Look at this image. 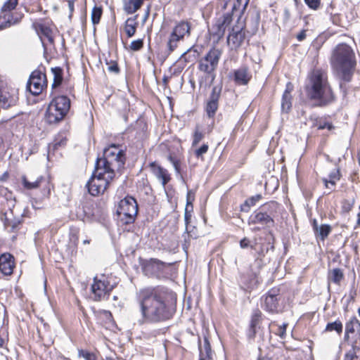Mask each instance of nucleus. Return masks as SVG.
I'll return each instance as SVG.
<instances>
[{
  "instance_id": "obj_39",
  "label": "nucleus",
  "mask_w": 360,
  "mask_h": 360,
  "mask_svg": "<svg viewBox=\"0 0 360 360\" xmlns=\"http://www.w3.org/2000/svg\"><path fill=\"white\" fill-rule=\"evenodd\" d=\"M351 349L344 355L343 360H357V353L360 352V338H356L351 342Z\"/></svg>"
},
{
  "instance_id": "obj_54",
  "label": "nucleus",
  "mask_w": 360,
  "mask_h": 360,
  "mask_svg": "<svg viewBox=\"0 0 360 360\" xmlns=\"http://www.w3.org/2000/svg\"><path fill=\"white\" fill-rule=\"evenodd\" d=\"M105 64L108 66V70L110 72L114 74H119L120 72V68L118 65V63L115 60H105Z\"/></svg>"
},
{
  "instance_id": "obj_30",
  "label": "nucleus",
  "mask_w": 360,
  "mask_h": 360,
  "mask_svg": "<svg viewBox=\"0 0 360 360\" xmlns=\"http://www.w3.org/2000/svg\"><path fill=\"white\" fill-rule=\"evenodd\" d=\"M245 39V26L234 25L228 36L227 41L231 43L235 49L239 48Z\"/></svg>"
},
{
  "instance_id": "obj_25",
  "label": "nucleus",
  "mask_w": 360,
  "mask_h": 360,
  "mask_svg": "<svg viewBox=\"0 0 360 360\" xmlns=\"http://www.w3.org/2000/svg\"><path fill=\"white\" fill-rule=\"evenodd\" d=\"M131 133L134 136L136 143L142 144L149 136L147 122L143 119L138 120L133 129H131Z\"/></svg>"
},
{
  "instance_id": "obj_22",
  "label": "nucleus",
  "mask_w": 360,
  "mask_h": 360,
  "mask_svg": "<svg viewBox=\"0 0 360 360\" xmlns=\"http://www.w3.org/2000/svg\"><path fill=\"white\" fill-rule=\"evenodd\" d=\"M18 90L11 86L0 87V108L8 109L17 104L18 101Z\"/></svg>"
},
{
  "instance_id": "obj_55",
  "label": "nucleus",
  "mask_w": 360,
  "mask_h": 360,
  "mask_svg": "<svg viewBox=\"0 0 360 360\" xmlns=\"http://www.w3.org/2000/svg\"><path fill=\"white\" fill-rule=\"evenodd\" d=\"M143 39H138L131 42L129 49L131 51H139L143 48Z\"/></svg>"
},
{
  "instance_id": "obj_42",
  "label": "nucleus",
  "mask_w": 360,
  "mask_h": 360,
  "mask_svg": "<svg viewBox=\"0 0 360 360\" xmlns=\"http://www.w3.org/2000/svg\"><path fill=\"white\" fill-rule=\"evenodd\" d=\"M206 133L202 127L197 124L191 134V147H197L199 143L205 139Z\"/></svg>"
},
{
  "instance_id": "obj_59",
  "label": "nucleus",
  "mask_w": 360,
  "mask_h": 360,
  "mask_svg": "<svg viewBox=\"0 0 360 360\" xmlns=\"http://www.w3.org/2000/svg\"><path fill=\"white\" fill-rule=\"evenodd\" d=\"M12 192L6 187L0 186V197H4L6 200H9L12 198Z\"/></svg>"
},
{
  "instance_id": "obj_63",
  "label": "nucleus",
  "mask_w": 360,
  "mask_h": 360,
  "mask_svg": "<svg viewBox=\"0 0 360 360\" xmlns=\"http://www.w3.org/2000/svg\"><path fill=\"white\" fill-rule=\"evenodd\" d=\"M354 229L360 228V205L358 207L357 212L356 214V221L354 226Z\"/></svg>"
},
{
  "instance_id": "obj_41",
  "label": "nucleus",
  "mask_w": 360,
  "mask_h": 360,
  "mask_svg": "<svg viewBox=\"0 0 360 360\" xmlns=\"http://www.w3.org/2000/svg\"><path fill=\"white\" fill-rule=\"evenodd\" d=\"M345 279L344 271L340 268H334L328 271V281L340 285L341 282Z\"/></svg>"
},
{
  "instance_id": "obj_14",
  "label": "nucleus",
  "mask_w": 360,
  "mask_h": 360,
  "mask_svg": "<svg viewBox=\"0 0 360 360\" xmlns=\"http://www.w3.org/2000/svg\"><path fill=\"white\" fill-rule=\"evenodd\" d=\"M27 89L33 96H39L47 89L46 69L42 64L32 71L27 83Z\"/></svg>"
},
{
  "instance_id": "obj_12",
  "label": "nucleus",
  "mask_w": 360,
  "mask_h": 360,
  "mask_svg": "<svg viewBox=\"0 0 360 360\" xmlns=\"http://www.w3.org/2000/svg\"><path fill=\"white\" fill-rule=\"evenodd\" d=\"M18 0H5L0 10V30L10 27L21 21L24 15L18 12Z\"/></svg>"
},
{
  "instance_id": "obj_16",
  "label": "nucleus",
  "mask_w": 360,
  "mask_h": 360,
  "mask_svg": "<svg viewBox=\"0 0 360 360\" xmlns=\"http://www.w3.org/2000/svg\"><path fill=\"white\" fill-rule=\"evenodd\" d=\"M174 264V262H164L158 259L151 258L141 262L143 274L148 277L161 278L165 276V270Z\"/></svg>"
},
{
  "instance_id": "obj_28",
  "label": "nucleus",
  "mask_w": 360,
  "mask_h": 360,
  "mask_svg": "<svg viewBox=\"0 0 360 360\" xmlns=\"http://www.w3.org/2000/svg\"><path fill=\"white\" fill-rule=\"evenodd\" d=\"M293 91L294 84L291 82H288L281 98V108L283 113L288 114L292 110L293 101L292 93Z\"/></svg>"
},
{
  "instance_id": "obj_34",
  "label": "nucleus",
  "mask_w": 360,
  "mask_h": 360,
  "mask_svg": "<svg viewBox=\"0 0 360 360\" xmlns=\"http://www.w3.org/2000/svg\"><path fill=\"white\" fill-rule=\"evenodd\" d=\"M5 230L12 235V240H15L18 235V233L22 229V221L17 219H10L6 217L4 221Z\"/></svg>"
},
{
  "instance_id": "obj_3",
  "label": "nucleus",
  "mask_w": 360,
  "mask_h": 360,
  "mask_svg": "<svg viewBox=\"0 0 360 360\" xmlns=\"http://www.w3.org/2000/svg\"><path fill=\"white\" fill-rule=\"evenodd\" d=\"M330 64L341 80L351 82L357 64L354 51L345 43L338 44L332 52Z\"/></svg>"
},
{
  "instance_id": "obj_53",
  "label": "nucleus",
  "mask_w": 360,
  "mask_h": 360,
  "mask_svg": "<svg viewBox=\"0 0 360 360\" xmlns=\"http://www.w3.org/2000/svg\"><path fill=\"white\" fill-rule=\"evenodd\" d=\"M21 183L23 188L26 190L37 189L39 184V177L34 181H30L26 176H22Z\"/></svg>"
},
{
  "instance_id": "obj_40",
  "label": "nucleus",
  "mask_w": 360,
  "mask_h": 360,
  "mask_svg": "<svg viewBox=\"0 0 360 360\" xmlns=\"http://www.w3.org/2000/svg\"><path fill=\"white\" fill-rule=\"evenodd\" d=\"M137 18L138 15H136L134 17L127 18L124 22V29L128 38L132 37L136 32V29L139 25Z\"/></svg>"
},
{
  "instance_id": "obj_27",
  "label": "nucleus",
  "mask_w": 360,
  "mask_h": 360,
  "mask_svg": "<svg viewBox=\"0 0 360 360\" xmlns=\"http://www.w3.org/2000/svg\"><path fill=\"white\" fill-rule=\"evenodd\" d=\"M50 96H67L70 100L71 98H75V84L70 79H66L65 82L52 89Z\"/></svg>"
},
{
  "instance_id": "obj_35",
  "label": "nucleus",
  "mask_w": 360,
  "mask_h": 360,
  "mask_svg": "<svg viewBox=\"0 0 360 360\" xmlns=\"http://www.w3.org/2000/svg\"><path fill=\"white\" fill-rule=\"evenodd\" d=\"M310 120L311 122V128L316 129L317 130L328 129L331 131L335 128L333 122L330 120L329 116L310 117Z\"/></svg>"
},
{
  "instance_id": "obj_21",
  "label": "nucleus",
  "mask_w": 360,
  "mask_h": 360,
  "mask_svg": "<svg viewBox=\"0 0 360 360\" xmlns=\"http://www.w3.org/2000/svg\"><path fill=\"white\" fill-rule=\"evenodd\" d=\"M53 184L49 176H39V184L37 189L39 193L34 198L35 203H41L43 201L49 199L51 191L53 190Z\"/></svg>"
},
{
  "instance_id": "obj_11",
  "label": "nucleus",
  "mask_w": 360,
  "mask_h": 360,
  "mask_svg": "<svg viewBox=\"0 0 360 360\" xmlns=\"http://www.w3.org/2000/svg\"><path fill=\"white\" fill-rule=\"evenodd\" d=\"M262 307L269 314H275L283 311L286 299L283 290L275 286L269 289L261 297Z\"/></svg>"
},
{
  "instance_id": "obj_43",
  "label": "nucleus",
  "mask_w": 360,
  "mask_h": 360,
  "mask_svg": "<svg viewBox=\"0 0 360 360\" xmlns=\"http://www.w3.org/2000/svg\"><path fill=\"white\" fill-rule=\"evenodd\" d=\"M288 326V323H283L282 325H280L277 321H273L269 323V328L271 333H273L281 339H284L286 337V329Z\"/></svg>"
},
{
  "instance_id": "obj_64",
  "label": "nucleus",
  "mask_w": 360,
  "mask_h": 360,
  "mask_svg": "<svg viewBox=\"0 0 360 360\" xmlns=\"http://www.w3.org/2000/svg\"><path fill=\"white\" fill-rule=\"evenodd\" d=\"M306 32H307V30H301L296 36V38L299 41H304L306 37H307V34H306Z\"/></svg>"
},
{
  "instance_id": "obj_38",
  "label": "nucleus",
  "mask_w": 360,
  "mask_h": 360,
  "mask_svg": "<svg viewBox=\"0 0 360 360\" xmlns=\"http://www.w3.org/2000/svg\"><path fill=\"white\" fill-rule=\"evenodd\" d=\"M68 142V138L65 132L57 134L53 141L49 144V152L54 153L58 150L64 148Z\"/></svg>"
},
{
  "instance_id": "obj_6",
  "label": "nucleus",
  "mask_w": 360,
  "mask_h": 360,
  "mask_svg": "<svg viewBox=\"0 0 360 360\" xmlns=\"http://www.w3.org/2000/svg\"><path fill=\"white\" fill-rule=\"evenodd\" d=\"M264 256V250L261 247L254 262L249 265L244 272L240 274L239 283L240 288L244 290L250 292L257 288L262 283L260 271L265 265Z\"/></svg>"
},
{
  "instance_id": "obj_49",
  "label": "nucleus",
  "mask_w": 360,
  "mask_h": 360,
  "mask_svg": "<svg viewBox=\"0 0 360 360\" xmlns=\"http://www.w3.org/2000/svg\"><path fill=\"white\" fill-rule=\"evenodd\" d=\"M192 148H194L193 155L195 158L198 160H200L201 161H205V154L208 152L210 148L208 143H203L200 146L192 147Z\"/></svg>"
},
{
  "instance_id": "obj_57",
  "label": "nucleus",
  "mask_w": 360,
  "mask_h": 360,
  "mask_svg": "<svg viewBox=\"0 0 360 360\" xmlns=\"http://www.w3.org/2000/svg\"><path fill=\"white\" fill-rule=\"evenodd\" d=\"M306 5L311 10H318L321 5V0H304Z\"/></svg>"
},
{
  "instance_id": "obj_52",
  "label": "nucleus",
  "mask_w": 360,
  "mask_h": 360,
  "mask_svg": "<svg viewBox=\"0 0 360 360\" xmlns=\"http://www.w3.org/2000/svg\"><path fill=\"white\" fill-rule=\"evenodd\" d=\"M354 199H344L341 201V211L344 214L350 212L354 206Z\"/></svg>"
},
{
  "instance_id": "obj_56",
  "label": "nucleus",
  "mask_w": 360,
  "mask_h": 360,
  "mask_svg": "<svg viewBox=\"0 0 360 360\" xmlns=\"http://www.w3.org/2000/svg\"><path fill=\"white\" fill-rule=\"evenodd\" d=\"M78 354L80 357H83L85 360H97L98 359V356H97L96 354H95L94 352H91L88 350L79 349Z\"/></svg>"
},
{
  "instance_id": "obj_7",
  "label": "nucleus",
  "mask_w": 360,
  "mask_h": 360,
  "mask_svg": "<svg viewBox=\"0 0 360 360\" xmlns=\"http://www.w3.org/2000/svg\"><path fill=\"white\" fill-rule=\"evenodd\" d=\"M115 173H112L95 165L92 174L85 185L88 193L94 196L102 195L109 188L115 178Z\"/></svg>"
},
{
  "instance_id": "obj_32",
  "label": "nucleus",
  "mask_w": 360,
  "mask_h": 360,
  "mask_svg": "<svg viewBox=\"0 0 360 360\" xmlns=\"http://www.w3.org/2000/svg\"><path fill=\"white\" fill-rule=\"evenodd\" d=\"M79 240V229L72 226L70 229L67 251L71 257H75L77 253V248Z\"/></svg>"
},
{
  "instance_id": "obj_50",
  "label": "nucleus",
  "mask_w": 360,
  "mask_h": 360,
  "mask_svg": "<svg viewBox=\"0 0 360 360\" xmlns=\"http://www.w3.org/2000/svg\"><path fill=\"white\" fill-rule=\"evenodd\" d=\"M103 7L102 6L95 5L91 11V19L94 25H96L100 23L102 15H103Z\"/></svg>"
},
{
  "instance_id": "obj_26",
  "label": "nucleus",
  "mask_w": 360,
  "mask_h": 360,
  "mask_svg": "<svg viewBox=\"0 0 360 360\" xmlns=\"http://www.w3.org/2000/svg\"><path fill=\"white\" fill-rule=\"evenodd\" d=\"M148 167L163 186H165L172 180V176L169 171L156 161L150 162Z\"/></svg>"
},
{
  "instance_id": "obj_44",
  "label": "nucleus",
  "mask_w": 360,
  "mask_h": 360,
  "mask_svg": "<svg viewBox=\"0 0 360 360\" xmlns=\"http://www.w3.org/2000/svg\"><path fill=\"white\" fill-rule=\"evenodd\" d=\"M143 2L144 0H126L124 4V10L127 14H133L141 8Z\"/></svg>"
},
{
  "instance_id": "obj_17",
  "label": "nucleus",
  "mask_w": 360,
  "mask_h": 360,
  "mask_svg": "<svg viewBox=\"0 0 360 360\" xmlns=\"http://www.w3.org/2000/svg\"><path fill=\"white\" fill-rule=\"evenodd\" d=\"M266 319L265 315L258 307L252 309L246 331V335L249 340H255L257 333H264V328L262 323Z\"/></svg>"
},
{
  "instance_id": "obj_46",
  "label": "nucleus",
  "mask_w": 360,
  "mask_h": 360,
  "mask_svg": "<svg viewBox=\"0 0 360 360\" xmlns=\"http://www.w3.org/2000/svg\"><path fill=\"white\" fill-rule=\"evenodd\" d=\"M262 198L261 194H257L247 198L245 202L240 205V210L243 212H248L250 208L255 206Z\"/></svg>"
},
{
  "instance_id": "obj_5",
  "label": "nucleus",
  "mask_w": 360,
  "mask_h": 360,
  "mask_svg": "<svg viewBox=\"0 0 360 360\" xmlns=\"http://www.w3.org/2000/svg\"><path fill=\"white\" fill-rule=\"evenodd\" d=\"M222 50L216 46H212L198 61V70L204 74L199 78L198 82L200 87L210 86L216 78V70L222 56Z\"/></svg>"
},
{
  "instance_id": "obj_61",
  "label": "nucleus",
  "mask_w": 360,
  "mask_h": 360,
  "mask_svg": "<svg viewBox=\"0 0 360 360\" xmlns=\"http://www.w3.org/2000/svg\"><path fill=\"white\" fill-rule=\"evenodd\" d=\"M191 50H188L186 52H185L184 53H183L181 56V60H184V62L186 63H191V62H193V58H192L189 53H190Z\"/></svg>"
},
{
  "instance_id": "obj_15",
  "label": "nucleus",
  "mask_w": 360,
  "mask_h": 360,
  "mask_svg": "<svg viewBox=\"0 0 360 360\" xmlns=\"http://www.w3.org/2000/svg\"><path fill=\"white\" fill-rule=\"evenodd\" d=\"M138 203L136 200L130 195H127L118 204L117 212L122 224H131L135 221L138 214Z\"/></svg>"
},
{
  "instance_id": "obj_2",
  "label": "nucleus",
  "mask_w": 360,
  "mask_h": 360,
  "mask_svg": "<svg viewBox=\"0 0 360 360\" xmlns=\"http://www.w3.org/2000/svg\"><path fill=\"white\" fill-rule=\"evenodd\" d=\"M306 101L313 108H324L337 101L326 69L315 67L307 74L304 85Z\"/></svg>"
},
{
  "instance_id": "obj_33",
  "label": "nucleus",
  "mask_w": 360,
  "mask_h": 360,
  "mask_svg": "<svg viewBox=\"0 0 360 360\" xmlns=\"http://www.w3.org/2000/svg\"><path fill=\"white\" fill-rule=\"evenodd\" d=\"M98 323L106 330H113L116 327V322L110 311L100 310L96 314Z\"/></svg>"
},
{
  "instance_id": "obj_62",
  "label": "nucleus",
  "mask_w": 360,
  "mask_h": 360,
  "mask_svg": "<svg viewBox=\"0 0 360 360\" xmlns=\"http://www.w3.org/2000/svg\"><path fill=\"white\" fill-rule=\"evenodd\" d=\"M69 8V18H71L75 11V2L76 0H66Z\"/></svg>"
},
{
  "instance_id": "obj_8",
  "label": "nucleus",
  "mask_w": 360,
  "mask_h": 360,
  "mask_svg": "<svg viewBox=\"0 0 360 360\" xmlns=\"http://www.w3.org/2000/svg\"><path fill=\"white\" fill-rule=\"evenodd\" d=\"M126 162V153L121 146L110 144L103 150V155L97 158L95 165L112 173L122 168Z\"/></svg>"
},
{
  "instance_id": "obj_45",
  "label": "nucleus",
  "mask_w": 360,
  "mask_h": 360,
  "mask_svg": "<svg viewBox=\"0 0 360 360\" xmlns=\"http://www.w3.org/2000/svg\"><path fill=\"white\" fill-rule=\"evenodd\" d=\"M199 350L198 360H212L211 345L207 338H204L203 349L199 345Z\"/></svg>"
},
{
  "instance_id": "obj_4",
  "label": "nucleus",
  "mask_w": 360,
  "mask_h": 360,
  "mask_svg": "<svg viewBox=\"0 0 360 360\" xmlns=\"http://www.w3.org/2000/svg\"><path fill=\"white\" fill-rule=\"evenodd\" d=\"M280 204L271 200L262 205L252 212L248 219V224L253 231H259L275 224L274 218L278 215Z\"/></svg>"
},
{
  "instance_id": "obj_47",
  "label": "nucleus",
  "mask_w": 360,
  "mask_h": 360,
  "mask_svg": "<svg viewBox=\"0 0 360 360\" xmlns=\"http://www.w3.org/2000/svg\"><path fill=\"white\" fill-rule=\"evenodd\" d=\"M53 75V79L51 84V89L57 87L58 85L65 82L66 79L63 77V70L60 67H55L51 68Z\"/></svg>"
},
{
  "instance_id": "obj_29",
  "label": "nucleus",
  "mask_w": 360,
  "mask_h": 360,
  "mask_svg": "<svg viewBox=\"0 0 360 360\" xmlns=\"http://www.w3.org/2000/svg\"><path fill=\"white\" fill-rule=\"evenodd\" d=\"M342 174L340 166L337 165L333 170H331L327 177H323L321 181L323 186L326 189L335 191L337 184L341 180Z\"/></svg>"
},
{
  "instance_id": "obj_31",
  "label": "nucleus",
  "mask_w": 360,
  "mask_h": 360,
  "mask_svg": "<svg viewBox=\"0 0 360 360\" xmlns=\"http://www.w3.org/2000/svg\"><path fill=\"white\" fill-rule=\"evenodd\" d=\"M315 238L317 240L324 241L331 233L333 228L330 224H323L319 225L316 219L310 221Z\"/></svg>"
},
{
  "instance_id": "obj_58",
  "label": "nucleus",
  "mask_w": 360,
  "mask_h": 360,
  "mask_svg": "<svg viewBox=\"0 0 360 360\" xmlns=\"http://www.w3.org/2000/svg\"><path fill=\"white\" fill-rule=\"evenodd\" d=\"M194 200H195V193L191 190H189L187 192V195H186V207H188L189 206H191V210H193V202Z\"/></svg>"
},
{
  "instance_id": "obj_18",
  "label": "nucleus",
  "mask_w": 360,
  "mask_h": 360,
  "mask_svg": "<svg viewBox=\"0 0 360 360\" xmlns=\"http://www.w3.org/2000/svg\"><path fill=\"white\" fill-rule=\"evenodd\" d=\"M32 27L41 40H46L50 44H54L53 28L55 25L51 18H40L35 20L32 23Z\"/></svg>"
},
{
  "instance_id": "obj_23",
  "label": "nucleus",
  "mask_w": 360,
  "mask_h": 360,
  "mask_svg": "<svg viewBox=\"0 0 360 360\" xmlns=\"http://www.w3.org/2000/svg\"><path fill=\"white\" fill-rule=\"evenodd\" d=\"M221 86H214L205 105V111L209 118L213 119L219 109V101L221 94Z\"/></svg>"
},
{
  "instance_id": "obj_10",
  "label": "nucleus",
  "mask_w": 360,
  "mask_h": 360,
  "mask_svg": "<svg viewBox=\"0 0 360 360\" xmlns=\"http://www.w3.org/2000/svg\"><path fill=\"white\" fill-rule=\"evenodd\" d=\"M117 283L112 274L96 275L91 285V296L94 302L108 300Z\"/></svg>"
},
{
  "instance_id": "obj_37",
  "label": "nucleus",
  "mask_w": 360,
  "mask_h": 360,
  "mask_svg": "<svg viewBox=\"0 0 360 360\" xmlns=\"http://www.w3.org/2000/svg\"><path fill=\"white\" fill-rule=\"evenodd\" d=\"M252 79V75L245 66L233 71V81L238 85H247Z\"/></svg>"
},
{
  "instance_id": "obj_51",
  "label": "nucleus",
  "mask_w": 360,
  "mask_h": 360,
  "mask_svg": "<svg viewBox=\"0 0 360 360\" xmlns=\"http://www.w3.org/2000/svg\"><path fill=\"white\" fill-rule=\"evenodd\" d=\"M263 246H264L263 245H260L259 248H257L256 243H255V244H253V245H251L250 240L247 237H244L243 238H242L240 240V247L241 248L245 249L248 248H250L252 250H256L257 254H256L255 257L257 256V252L260 250L261 247H262V248L264 249Z\"/></svg>"
},
{
  "instance_id": "obj_9",
  "label": "nucleus",
  "mask_w": 360,
  "mask_h": 360,
  "mask_svg": "<svg viewBox=\"0 0 360 360\" xmlns=\"http://www.w3.org/2000/svg\"><path fill=\"white\" fill-rule=\"evenodd\" d=\"M51 101L45 112V119L49 124H58L68 115L71 100L67 96H50Z\"/></svg>"
},
{
  "instance_id": "obj_60",
  "label": "nucleus",
  "mask_w": 360,
  "mask_h": 360,
  "mask_svg": "<svg viewBox=\"0 0 360 360\" xmlns=\"http://www.w3.org/2000/svg\"><path fill=\"white\" fill-rule=\"evenodd\" d=\"M249 1H250V0H236V4L233 5L231 11L233 12L235 10H236L241 5L243 6V10H245L247 8V6H248V5L249 4Z\"/></svg>"
},
{
  "instance_id": "obj_48",
  "label": "nucleus",
  "mask_w": 360,
  "mask_h": 360,
  "mask_svg": "<svg viewBox=\"0 0 360 360\" xmlns=\"http://www.w3.org/2000/svg\"><path fill=\"white\" fill-rule=\"evenodd\" d=\"M343 330V325L342 321L338 319L333 322H329L326 324L323 330L324 333H330L335 331L338 335H340Z\"/></svg>"
},
{
  "instance_id": "obj_13",
  "label": "nucleus",
  "mask_w": 360,
  "mask_h": 360,
  "mask_svg": "<svg viewBox=\"0 0 360 360\" xmlns=\"http://www.w3.org/2000/svg\"><path fill=\"white\" fill-rule=\"evenodd\" d=\"M191 23L187 20L177 22L173 27L167 41V53L169 55L178 47L179 43L186 37H190Z\"/></svg>"
},
{
  "instance_id": "obj_1",
  "label": "nucleus",
  "mask_w": 360,
  "mask_h": 360,
  "mask_svg": "<svg viewBox=\"0 0 360 360\" xmlns=\"http://www.w3.org/2000/svg\"><path fill=\"white\" fill-rule=\"evenodd\" d=\"M142 324H159L172 320L176 313L177 295L165 285L147 286L136 294Z\"/></svg>"
},
{
  "instance_id": "obj_24",
  "label": "nucleus",
  "mask_w": 360,
  "mask_h": 360,
  "mask_svg": "<svg viewBox=\"0 0 360 360\" xmlns=\"http://www.w3.org/2000/svg\"><path fill=\"white\" fill-rule=\"evenodd\" d=\"M16 268V259L10 252L0 253V273L4 276H12Z\"/></svg>"
},
{
  "instance_id": "obj_19",
  "label": "nucleus",
  "mask_w": 360,
  "mask_h": 360,
  "mask_svg": "<svg viewBox=\"0 0 360 360\" xmlns=\"http://www.w3.org/2000/svg\"><path fill=\"white\" fill-rule=\"evenodd\" d=\"M159 148L162 152L167 153V159L173 165L176 174L181 172V162L184 158L183 153L179 150H175L172 143L169 140H165L159 145Z\"/></svg>"
},
{
  "instance_id": "obj_20",
  "label": "nucleus",
  "mask_w": 360,
  "mask_h": 360,
  "mask_svg": "<svg viewBox=\"0 0 360 360\" xmlns=\"http://www.w3.org/2000/svg\"><path fill=\"white\" fill-rule=\"evenodd\" d=\"M233 11H231L216 18L210 30V35L216 37L217 40L223 38L226 27H229L233 21Z\"/></svg>"
},
{
  "instance_id": "obj_36",
  "label": "nucleus",
  "mask_w": 360,
  "mask_h": 360,
  "mask_svg": "<svg viewBox=\"0 0 360 360\" xmlns=\"http://www.w3.org/2000/svg\"><path fill=\"white\" fill-rule=\"evenodd\" d=\"M83 211L88 217H96L102 214L103 208L100 202L88 200L83 205Z\"/></svg>"
}]
</instances>
